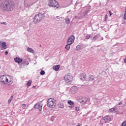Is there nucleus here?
Wrapping results in <instances>:
<instances>
[{"instance_id": "1", "label": "nucleus", "mask_w": 126, "mask_h": 126, "mask_svg": "<svg viewBox=\"0 0 126 126\" xmlns=\"http://www.w3.org/2000/svg\"><path fill=\"white\" fill-rule=\"evenodd\" d=\"M13 78L8 75H2L0 76V82L2 84H7L11 85L13 83Z\"/></svg>"}, {"instance_id": "2", "label": "nucleus", "mask_w": 126, "mask_h": 126, "mask_svg": "<svg viewBox=\"0 0 126 126\" xmlns=\"http://www.w3.org/2000/svg\"><path fill=\"white\" fill-rule=\"evenodd\" d=\"M3 11H12L14 9V4L11 2L4 1L1 4Z\"/></svg>"}, {"instance_id": "3", "label": "nucleus", "mask_w": 126, "mask_h": 126, "mask_svg": "<svg viewBox=\"0 0 126 126\" xmlns=\"http://www.w3.org/2000/svg\"><path fill=\"white\" fill-rule=\"evenodd\" d=\"M64 81L67 84H71L73 80V76L71 73L66 74L63 78Z\"/></svg>"}, {"instance_id": "4", "label": "nucleus", "mask_w": 126, "mask_h": 126, "mask_svg": "<svg viewBox=\"0 0 126 126\" xmlns=\"http://www.w3.org/2000/svg\"><path fill=\"white\" fill-rule=\"evenodd\" d=\"M48 5L53 7H57V8L60 7V4L56 0H49Z\"/></svg>"}, {"instance_id": "5", "label": "nucleus", "mask_w": 126, "mask_h": 126, "mask_svg": "<svg viewBox=\"0 0 126 126\" xmlns=\"http://www.w3.org/2000/svg\"><path fill=\"white\" fill-rule=\"evenodd\" d=\"M42 19H43L42 14H41V13H39L38 14L35 16L33 22H34V23L36 24V23L40 22Z\"/></svg>"}, {"instance_id": "6", "label": "nucleus", "mask_w": 126, "mask_h": 126, "mask_svg": "<svg viewBox=\"0 0 126 126\" xmlns=\"http://www.w3.org/2000/svg\"><path fill=\"white\" fill-rule=\"evenodd\" d=\"M47 107L49 108H55V102L53 98H49L47 101Z\"/></svg>"}, {"instance_id": "7", "label": "nucleus", "mask_w": 126, "mask_h": 126, "mask_svg": "<svg viewBox=\"0 0 126 126\" xmlns=\"http://www.w3.org/2000/svg\"><path fill=\"white\" fill-rule=\"evenodd\" d=\"M74 40H75V37H74V35H72L68 38L67 43L70 44V45H72L74 42Z\"/></svg>"}, {"instance_id": "8", "label": "nucleus", "mask_w": 126, "mask_h": 126, "mask_svg": "<svg viewBox=\"0 0 126 126\" xmlns=\"http://www.w3.org/2000/svg\"><path fill=\"white\" fill-rule=\"evenodd\" d=\"M42 107L43 105L40 103V102L36 103L34 106V109H38L39 111H42Z\"/></svg>"}, {"instance_id": "9", "label": "nucleus", "mask_w": 126, "mask_h": 126, "mask_svg": "<svg viewBox=\"0 0 126 126\" xmlns=\"http://www.w3.org/2000/svg\"><path fill=\"white\" fill-rule=\"evenodd\" d=\"M14 61L15 63H25V60H22V59L17 57L14 58Z\"/></svg>"}, {"instance_id": "10", "label": "nucleus", "mask_w": 126, "mask_h": 126, "mask_svg": "<svg viewBox=\"0 0 126 126\" xmlns=\"http://www.w3.org/2000/svg\"><path fill=\"white\" fill-rule=\"evenodd\" d=\"M85 48L84 44H79L76 47V51H81Z\"/></svg>"}, {"instance_id": "11", "label": "nucleus", "mask_w": 126, "mask_h": 126, "mask_svg": "<svg viewBox=\"0 0 126 126\" xmlns=\"http://www.w3.org/2000/svg\"><path fill=\"white\" fill-rule=\"evenodd\" d=\"M102 120H104L105 123H109L112 121V117L110 116H106L103 117Z\"/></svg>"}, {"instance_id": "12", "label": "nucleus", "mask_w": 126, "mask_h": 126, "mask_svg": "<svg viewBox=\"0 0 126 126\" xmlns=\"http://www.w3.org/2000/svg\"><path fill=\"white\" fill-rule=\"evenodd\" d=\"M99 37H100L99 34H95V33H92L91 40H93V41H96V40H97Z\"/></svg>"}, {"instance_id": "13", "label": "nucleus", "mask_w": 126, "mask_h": 126, "mask_svg": "<svg viewBox=\"0 0 126 126\" xmlns=\"http://www.w3.org/2000/svg\"><path fill=\"white\" fill-rule=\"evenodd\" d=\"M70 90L72 93L74 94V93H76L78 91V88H77V87L73 86L70 89Z\"/></svg>"}, {"instance_id": "14", "label": "nucleus", "mask_w": 126, "mask_h": 126, "mask_svg": "<svg viewBox=\"0 0 126 126\" xmlns=\"http://www.w3.org/2000/svg\"><path fill=\"white\" fill-rule=\"evenodd\" d=\"M88 101V99L86 97H83L80 100V103L82 104V105H84L86 102Z\"/></svg>"}, {"instance_id": "15", "label": "nucleus", "mask_w": 126, "mask_h": 126, "mask_svg": "<svg viewBox=\"0 0 126 126\" xmlns=\"http://www.w3.org/2000/svg\"><path fill=\"white\" fill-rule=\"evenodd\" d=\"M68 104H69V108H71V109H72V108H74V102L71 100H68Z\"/></svg>"}, {"instance_id": "16", "label": "nucleus", "mask_w": 126, "mask_h": 126, "mask_svg": "<svg viewBox=\"0 0 126 126\" xmlns=\"http://www.w3.org/2000/svg\"><path fill=\"white\" fill-rule=\"evenodd\" d=\"M85 78H86V74L82 73L80 75V79L81 80H85Z\"/></svg>"}, {"instance_id": "17", "label": "nucleus", "mask_w": 126, "mask_h": 126, "mask_svg": "<svg viewBox=\"0 0 126 126\" xmlns=\"http://www.w3.org/2000/svg\"><path fill=\"white\" fill-rule=\"evenodd\" d=\"M7 46H6V44L5 42H3L1 43V50H5L7 49Z\"/></svg>"}, {"instance_id": "18", "label": "nucleus", "mask_w": 126, "mask_h": 126, "mask_svg": "<svg viewBox=\"0 0 126 126\" xmlns=\"http://www.w3.org/2000/svg\"><path fill=\"white\" fill-rule=\"evenodd\" d=\"M27 51L29 52V53H32V54H35V51L33 49L30 48V47H28Z\"/></svg>"}, {"instance_id": "19", "label": "nucleus", "mask_w": 126, "mask_h": 126, "mask_svg": "<svg viewBox=\"0 0 126 126\" xmlns=\"http://www.w3.org/2000/svg\"><path fill=\"white\" fill-rule=\"evenodd\" d=\"M53 68L55 71H58V70L60 69V65H54L53 66Z\"/></svg>"}, {"instance_id": "20", "label": "nucleus", "mask_w": 126, "mask_h": 126, "mask_svg": "<svg viewBox=\"0 0 126 126\" xmlns=\"http://www.w3.org/2000/svg\"><path fill=\"white\" fill-rule=\"evenodd\" d=\"M41 14V16L42 17V19L44 17H49V14L47 13H40Z\"/></svg>"}, {"instance_id": "21", "label": "nucleus", "mask_w": 126, "mask_h": 126, "mask_svg": "<svg viewBox=\"0 0 126 126\" xmlns=\"http://www.w3.org/2000/svg\"><path fill=\"white\" fill-rule=\"evenodd\" d=\"M118 111V109L116 107H113L109 109V112H112L113 113H116Z\"/></svg>"}, {"instance_id": "22", "label": "nucleus", "mask_w": 126, "mask_h": 126, "mask_svg": "<svg viewBox=\"0 0 126 126\" xmlns=\"http://www.w3.org/2000/svg\"><path fill=\"white\" fill-rule=\"evenodd\" d=\"M94 80H95V77H94V76L91 75L89 77V81H93Z\"/></svg>"}, {"instance_id": "23", "label": "nucleus", "mask_w": 126, "mask_h": 126, "mask_svg": "<svg viewBox=\"0 0 126 126\" xmlns=\"http://www.w3.org/2000/svg\"><path fill=\"white\" fill-rule=\"evenodd\" d=\"M70 45L69 43H67V45H65V49H66V50H67V51H69L70 49Z\"/></svg>"}, {"instance_id": "24", "label": "nucleus", "mask_w": 126, "mask_h": 126, "mask_svg": "<svg viewBox=\"0 0 126 126\" xmlns=\"http://www.w3.org/2000/svg\"><path fill=\"white\" fill-rule=\"evenodd\" d=\"M13 98V95L12 94L8 100V104H10V103H11V101Z\"/></svg>"}, {"instance_id": "25", "label": "nucleus", "mask_w": 126, "mask_h": 126, "mask_svg": "<svg viewBox=\"0 0 126 126\" xmlns=\"http://www.w3.org/2000/svg\"><path fill=\"white\" fill-rule=\"evenodd\" d=\"M31 84H32V80H30L27 83V86L29 87L31 86Z\"/></svg>"}, {"instance_id": "26", "label": "nucleus", "mask_w": 126, "mask_h": 126, "mask_svg": "<svg viewBox=\"0 0 126 126\" xmlns=\"http://www.w3.org/2000/svg\"><path fill=\"white\" fill-rule=\"evenodd\" d=\"M59 108H60L61 109H63V108H64V105L63 103H60L59 104Z\"/></svg>"}, {"instance_id": "27", "label": "nucleus", "mask_w": 126, "mask_h": 126, "mask_svg": "<svg viewBox=\"0 0 126 126\" xmlns=\"http://www.w3.org/2000/svg\"><path fill=\"white\" fill-rule=\"evenodd\" d=\"M65 22L66 24H69L70 23V20L69 18L65 19Z\"/></svg>"}, {"instance_id": "28", "label": "nucleus", "mask_w": 126, "mask_h": 126, "mask_svg": "<svg viewBox=\"0 0 126 126\" xmlns=\"http://www.w3.org/2000/svg\"><path fill=\"white\" fill-rule=\"evenodd\" d=\"M92 34H88L86 36V39L88 40L89 39H90V38H92Z\"/></svg>"}, {"instance_id": "29", "label": "nucleus", "mask_w": 126, "mask_h": 126, "mask_svg": "<svg viewBox=\"0 0 126 126\" xmlns=\"http://www.w3.org/2000/svg\"><path fill=\"white\" fill-rule=\"evenodd\" d=\"M88 12H89V10L85 11V14H84V16L85 17H87V14H88Z\"/></svg>"}, {"instance_id": "30", "label": "nucleus", "mask_w": 126, "mask_h": 126, "mask_svg": "<svg viewBox=\"0 0 126 126\" xmlns=\"http://www.w3.org/2000/svg\"><path fill=\"white\" fill-rule=\"evenodd\" d=\"M56 20H57V21H60V20H61V18L59 16L56 17Z\"/></svg>"}, {"instance_id": "31", "label": "nucleus", "mask_w": 126, "mask_h": 126, "mask_svg": "<svg viewBox=\"0 0 126 126\" xmlns=\"http://www.w3.org/2000/svg\"><path fill=\"white\" fill-rule=\"evenodd\" d=\"M40 74L41 75H44V74H45V71L41 70L40 72Z\"/></svg>"}, {"instance_id": "32", "label": "nucleus", "mask_w": 126, "mask_h": 126, "mask_svg": "<svg viewBox=\"0 0 126 126\" xmlns=\"http://www.w3.org/2000/svg\"><path fill=\"white\" fill-rule=\"evenodd\" d=\"M0 24H1V25L4 24V25H7V23H6V22H1Z\"/></svg>"}, {"instance_id": "33", "label": "nucleus", "mask_w": 126, "mask_h": 126, "mask_svg": "<svg viewBox=\"0 0 126 126\" xmlns=\"http://www.w3.org/2000/svg\"><path fill=\"white\" fill-rule=\"evenodd\" d=\"M122 126H126V121H124L122 124Z\"/></svg>"}, {"instance_id": "34", "label": "nucleus", "mask_w": 126, "mask_h": 126, "mask_svg": "<svg viewBox=\"0 0 126 126\" xmlns=\"http://www.w3.org/2000/svg\"><path fill=\"white\" fill-rule=\"evenodd\" d=\"M26 104H23V105H22V108H23V109H25V108H26Z\"/></svg>"}, {"instance_id": "35", "label": "nucleus", "mask_w": 126, "mask_h": 126, "mask_svg": "<svg viewBox=\"0 0 126 126\" xmlns=\"http://www.w3.org/2000/svg\"><path fill=\"white\" fill-rule=\"evenodd\" d=\"M75 110L76 111H77V112H78V111H79V107H76L75 108Z\"/></svg>"}, {"instance_id": "36", "label": "nucleus", "mask_w": 126, "mask_h": 126, "mask_svg": "<svg viewBox=\"0 0 126 126\" xmlns=\"http://www.w3.org/2000/svg\"><path fill=\"white\" fill-rule=\"evenodd\" d=\"M55 116H53L51 118V121H54L55 120L54 118Z\"/></svg>"}, {"instance_id": "37", "label": "nucleus", "mask_w": 126, "mask_h": 126, "mask_svg": "<svg viewBox=\"0 0 126 126\" xmlns=\"http://www.w3.org/2000/svg\"><path fill=\"white\" fill-rule=\"evenodd\" d=\"M109 14H110V16H111V15H113V13H112V11H109Z\"/></svg>"}, {"instance_id": "38", "label": "nucleus", "mask_w": 126, "mask_h": 126, "mask_svg": "<svg viewBox=\"0 0 126 126\" xmlns=\"http://www.w3.org/2000/svg\"><path fill=\"white\" fill-rule=\"evenodd\" d=\"M5 55L6 56H7V55H8V51H5Z\"/></svg>"}, {"instance_id": "39", "label": "nucleus", "mask_w": 126, "mask_h": 126, "mask_svg": "<svg viewBox=\"0 0 126 126\" xmlns=\"http://www.w3.org/2000/svg\"><path fill=\"white\" fill-rule=\"evenodd\" d=\"M33 88H34L35 89H36V88H38V86H33Z\"/></svg>"}, {"instance_id": "40", "label": "nucleus", "mask_w": 126, "mask_h": 126, "mask_svg": "<svg viewBox=\"0 0 126 126\" xmlns=\"http://www.w3.org/2000/svg\"><path fill=\"white\" fill-rule=\"evenodd\" d=\"M122 104H123V102H122V101H120L119 102L118 105H122Z\"/></svg>"}, {"instance_id": "41", "label": "nucleus", "mask_w": 126, "mask_h": 126, "mask_svg": "<svg viewBox=\"0 0 126 126\" xmlns=\"http://www.w3.org/2000/svg\"><path fill=\"white\" fill-rule=\"evenodd\" d=\"M107 18H108V15H106L105 16V19H107Z\"/></svg>"}, {"instance_id": "42", "label": "nucleus", "mask_w": 126, "mask_h": 126, "mask_svg": "<svg viewBox=\"0 0 126 126\" xmlns=\"http://www.w3.org/2000/svg\"><path fill=\"white\" fill-rule=\"evenodd\" d=\"M124 63H126V57L124 59Z\"/></svg>"}, {"instance_id": "43", "label": "nucleus", "mask_w": 126, "mask_h": 126, "mask_svg": "<svg viewBox=\"0 0 126 126\" xmlns=\"http://www.w3.org/2000/svg\"><path fill=\"white\" fill-rule=\"evenodd\" d=\"M107 20H108L107 19L105 18V21H107Z\"/></svg>"}, {"instance_id": "44", "label": "nucleus", "mask_w": 126, "mask_h": 126, "mask_svg": "<svg viewBox=\"0 0 126 126\" xmlns=\"http://www.w3.org/2000/svg\"><path fill=\"white\" fill-rule=\"evenodd\" d=\"M101 40H104V38L101 37Z\"/></svg>"}, {"instance_id": "45", "label": "nucleus", "mask_w": 126, "mask_h": 126, "mask_svg": "<svg viewBox=\"0 0 126 126\" xmlns=\"http://www.w3.org/2000/svg\"><path fill=\"white\" fill-rule=\"evenodd\" d=\"M107 1H109V0H107Z\"/></svg>"}]
</instances>
